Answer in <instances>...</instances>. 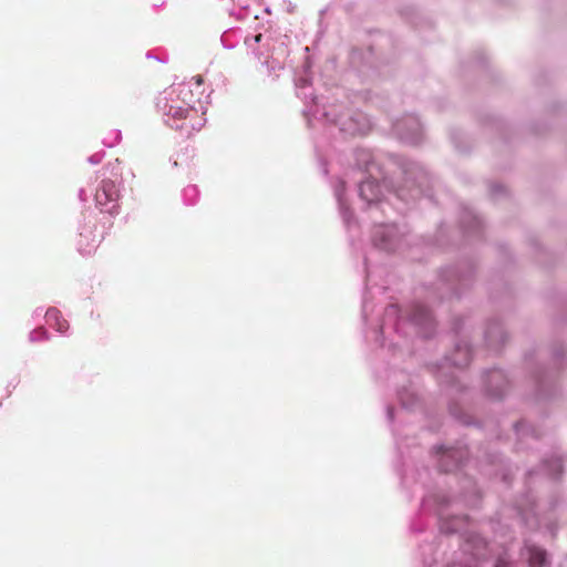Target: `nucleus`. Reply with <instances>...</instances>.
<instances>
[{
    "label": "nucleus",
    "mask_w": 567,
    "mask_h": 567,
    "mask_svg": "<svg viewBox=\"0 0 567 567\" xmlns=\"http://www.w3.org/2000/svg\"><path fill=\"white\" fill-rule=\"evenodd\" d=\"M526 549L530 567H545L547 565V554L544 549L536 546H527Z\"/></svg>",
    "instance_id": "3"
},
{
    "label": "nucleus",
    "mask_w": 567,
    "mask_h": 567,
    "mask_svg": "<svg viewBox=\"0 0 567 567\" xmlns=\"http://www.w3.org/2000/svg\"><path fill=\"white\" fill-rule=\"evenodd\" d=\"M495 567H512L511 563H508L507 560H505L504 558H499L496 564H495Z\"/></svg>",
    "instance_id": "6"
},
{
    "label": "nucleus",
    "mask_w": 567,
    "mask_h": 567,
    "mask_svg": "<svg viewBox=\"0 0 567 567\" xmlns=\"http://www.w3.org/2000/svg\"><path fill=\"white\" fill-rule=\"evenodd\" d=\"M378 185L373 181H365L360 185V195L368 202L378 199Z\"/></svg>",
    "instance_id": "4"
},
{
    "label": "nucleus",
    "mask_w": 567,
    "mask_h": 567,
    "mask_svg": "<svg viewBox=\"0 0 567 567\" xmlns=\"http://www.w3.org/2000/svg\"><path fill=\"white\" fill-rule=\"evenodd\" d=\"M118 197L120 192L116 184L111 179H104L96 189L95 203L102 210L112 214L116 207Z\"/></svg>",
    "instance_id": "1"
},
{
    "label": "nucleus",
    "mask_w": 567,
    "mask_h": 567,
    "mask_svg": "<svg viewBox=\"0 0 567 567\" xmlns=\"http://www.w3.org/2000/svg\"><path fill=\"white\" fill-rule=\"evenodd\" d=\"M45 322L61 333H64L69 329V322L62 317L60 310L55 308H51L47 311Z\"/></svg>",
    "instance_id": "2"
},
{
    "label": "nucleus",
    "mask_w": 567,
    "mask_h": 567,
    "mask_svg": "<svg viewBox=\"0 0 567 567\" xmlns=\"http://www.w3.org/2000/svg\"><path fill=\"white\" fill-rule=\"evenodd\" d=\"M501 377H502V375H501V373H499V372H493V373H492V378H493V379H499Z\"/></svg>",
    "instance_id": "8"
},
{
    "label": "nucleus",
    "mask_w": 567,
    "mask_h": 567,
    "mask_svg": "<svg viewBox=\"0 0 567 567\" xmlns=\"http://www.w3.org/2000/svg\"><path fill=\"white\" fill-rule=\"evenodd\" d=\"M194 80L196 82L197 85H200L203 83V78L202 75H197V76H194Z\"/></svg>",
    "instance_id": "7"
},
{
    "label": "nucleus",
    "mask_w": 567,
    "mask_h": 567,
    "mask_svg": "<svg viewBox=\"0 0 567 567\" xmlns=\"http://www.w3.org/2000/svg\"><path fill=\"white\" fill-rule=\"evenodd\" d=\"M193 113L190 109L171 106L168 114L177 118H187Z\"/></svg>",
    "instance_id": "5"
}]
</instances>
